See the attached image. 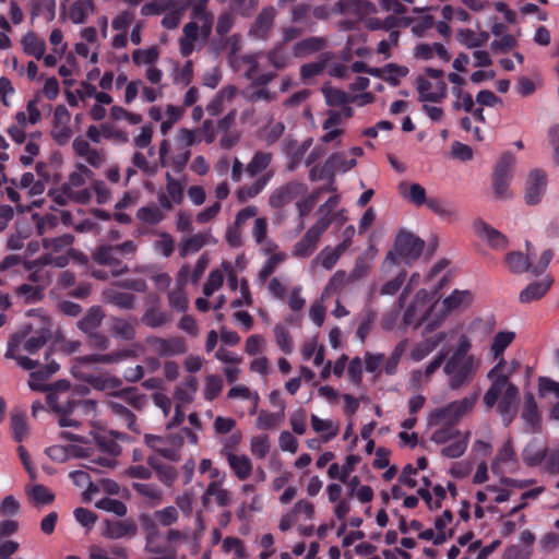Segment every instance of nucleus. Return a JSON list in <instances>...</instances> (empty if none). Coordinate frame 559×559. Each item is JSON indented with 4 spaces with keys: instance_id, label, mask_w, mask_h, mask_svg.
Returning a JSON list of instances; mask_svg holds the SVG:
<instances>
[{
    "instance_id": "6",
    "label": "nucleus",
    "mask_w": 559,
    "mask_h": 559,
    "mask_svg": "<svg viewBox=\"0 0 559 559\" xmlns=\"http://www.w3.org/2000/svg\"><path fill=\"white\" fill-rule=\"evenodd\" d=\"M338 204V197L332 195L320 206L319 213L321 217L310 227L304 238L294 246L293 254L298 258H307L314 251L321 235L330 226L332 218L330 217L333 210Z\"/></svg>"
},
{
    "instance_id": "54",
    "label": "nucleus",
    "mask_w": 559,
    "mask_h": 559,
    "mask_svg": "<svg viewBox=\"0 0 559 559\" xmlns=\"http://www.w3.org/2000/svg\"><path fill=\"white\" fill-rule=\"evenodd\" d=\"M40 134L32 133L27 141L25 142V146L23 153L20 155V163L23 166H29L34 163L35 157L39 154L40 144H39Z\"/></svg>"
},
{
    "instance_id": "47",
    "label": "nucleus",
    "mask_w": 559,
    "mask_h": 559,
    "mask_svg": "<svg viewBox=\"0 0 559 559\" xmlns=\"http://www.w3.org/2000/svg\"><path fill=\"white\" fill-rule=\"evenodd\" d=\"M145 441L147 445L160 453L163 456L173 461L178 459L179 442L171 441V444L168 445L165 439L157 436H146Z\"/></svg>"
},
{
    "instance_id": "45",
    "label": "nucleus",
    "mask_w": 559,
    "mask_h": 559,
    "mask_svg": "<svg viewBox=\"0 0 559 559\" xmlns=\"http://www.w3.org/2000/svg\"><path fill=\"white\" fill-rule=\"evenodd\" d=\"M41 119V114L38 108V104L36 99H32L27 102L26 108L24 110H20L15 114V123L27 128L28 126H34L38 123Z\"/></svg>"
},
{
    "instance_id": "40",
    "label": "nucleus",
    "mask_w": 559,
    "mask_h": 559,
    "mask_svg": "<svg viewBox=\"0 0 559 559\" xmlns=\"http://www.w3.org/2000/svg\"><path fill=\"white\" fill-rule=\"evenodd\" d=\"M453 514L449 510H444L435 519L433 527L438 534L437 543H444L453 536Z\"/></svg>"
},
{
    "instance_id": "63",
    "label": "nucleus",
    "mask_w": 559,
    "mask_h": 559,
    "mask_svg": "<svg viewBox=\"0 0 559 559\" xmlns=\"http://www.w3.org/2000/svg\"><path fill=\"white\" fill-rule=\"evenodd\" d=\"M451 93L454 97L452 107L455 110H464L469 112L474 108V100L469 92L464 88H451Z\"/></svg>"
},
{
    "instance_id": "23",
    "label": "nucleus",
    "mask_w": 559,
    "mask_h": 559,
    "mask_svg": "<svg viewBox=\"0 0 559 559\" xmlns=\"http://www.w3.org/2000/svg\"><path fill=\"white\" fill-rule=\"evenodd\" d=\"M547 185L548 176L545 170H531L525 181V202L530 205L538 204L546 192Z\"/></svg>"
},
{
    "instance_id": "36",
    "label": "nucleus",
    "mask_w": 559,
    "mask_h": 559,
    "mask_svg": "<svg viewBox=\"0 0 559 559\" xmlns=\"http://www.w3.org/2000/svg\"><path fill=\"white\" fill-rule=\"evenodd\" d=\"M300 355L305 361L312 360L316 367L322 366L325 360V348L319 344L316 336L310 337L304 342L300 347Z\"/></svg>"
},
{
    "instance_id": "1",
    "label": "nucleus",
    "mask_w": 559,
    "mask_h": 559,
    "mask_svg": "<svg viewBox=\"0 0 559 559\" xmlns=\"http://www.w3.org/2000/svg\"><path fill=\"white\" fill-rule=\"evenodd\" d=\"M50 334L49 318L37 311L32 312L29 321L9 340L5 357L16 360L23 369L35 368L36 361L28 356L36 354L46 344Z\"/></svg>"
},
{
    "instance_id": "56",
    "label": "nucleus",
    "mask_w": 559,
    "mask_h": 559,
    "mask_svg": "<svg viewBox=\"0 0 559 559\" xmlns=\"http://www.w3.org/2000/svg\"><path fill=\"white\" fill-rule=\"evenodd\" d=\"M192 22L199 27L200 36L205 39L211 34L213 19L204 8L194 7L192 13Z\"/></svg>"
},
{
    "instance_id": "5",
    "label": "nucleus",
    "mask_w": 559,
    "mask_h": 559,
    "mask_svg": "<svg viewBox=\"0 0 559 559\" xmlns=\"http://www.w3.org/2000/svg\"><path fill=\"white\" fill-rule=\"evenodd\" d=\"M93 177V171L83 164H78L74 170L69 175L68 181L62 186L61 191H55L51 194L55 200L63 205L69 201L78 203H88L92 200L91 190L82 188Z\"/></svg>"
},
{
    "instance_id": "11",
    "label": "nucleus",
    "mask_w": 559,
    "mask_h": 559,
    "mask_svg": "<svg viewBox=\"0 0 559 559\" xmlns=\"http://www.w3.org/2000/svg\"><path fill=\"white\" fill-rule=\"evenodd\" d=\"M425 248V242L414 234L401 231L396 236L394 251L388 253L383 267L388 270L399 262L405 260L407 263L417 260Z\"/></svg>"
},
{
    "instance_id": "4",
    "label": "nucleus",
    "mask_w": 559,
    "mask_h": 559,
    "mask_svg": "<svg viewBox=\"0 0 559 559\" xmlns=\"http://www.w3.org/2000/svg\"><path fill=\"white\" fill-rule=\"evenodd\" d=\"M71 393L67 381H59L50 388L47 400L52 409L60 414L59 425L61 427H73L78 425L73 414L85 415L87 417L94 415L96 403L92 400H85L80 403H73L70 400Z\"/></svg>"
},
{
    "instance_id": "15",
    "label": "nucleus",
    "mask_w": 559,
    "mask_h": 559,
    "mask_svg": "<svg viewBox=\"0 0 559 559\" xmlns=\"http://www.w3.org/2000/svg\"><path fill=\"white\" fill-rule=\"evenodd\" d=\"M261 58L262 55L260 53L246 55L242 57L233 55L230 58V63L237 72L252 81V83L258 85H265L273 79L274 75L272 73L262 72L260 70Z\"/></svg>"
},
{
    "instance_id": "25",
    "label": "nucleus",
    "mask_w": 559,
    "mask_h": 559,
    "mask_svg": "<svg viewBox=\"0 0 559 559\" xmlns=\"http://www.w3.org/2000/svg\"><path fill=\"white\" fill-rule=\"evenodd\" d=\"M474 233L478 238L485 241L495 250H503L508 246V239L499 230L487 224L486 222L478 219L473 224Z\"/></svg>"
},
{
    "instance_id": "42",
    "label": "nucleus",
    "mask_w": 559,
    "mask_h": 559,
    "mask_svg": "<svg viewBox=\"0 0 559 559\" xmlns=\"http://www.w3.org/2000/svg\"><path fill=\"white\" fill-rule=\"evenodd\" d=\"M22 50L36 59H41L46 51L45 41L35 33L28 32L21 38Z\"/></svg>"
},
{
    "instance_id": "48",
    "label": "nucleus",
    "mask_w": 559,
    "mask_h": 559,
    "mask_svg": "<svg viewBox=\"0 0 559 559\" xmlns=\"http://www.w3.org/2000/svg\"><path fill=\"white\" fill-rule=\"evenodd\" d=\"M262 253L267 255V259L259 272V278L265 281L286 260L287 255L285 252L278 251L277 245L272 251Z\"/></svg>"
},
{
    "instance_id": "22",
    "label": "nucleus",
    "mask_w": 559,
    "mask_h": 559,
    "mask_svg": "<svg viewBox=\"0 0 559 559\" xmlns=\"http://www.w3.org/2000/svg\"><path fill=\"white\" fill-rule=\"evenodd\" d=\"M411 23L408 17L389 16L383 21L381 27L391 31L386 39H382L377 47V52L384 59L392 56V49L397 46L400 33L395 28L406 27Z\"/></svg>"
},
{
    "instance_id": "51",
    "label": "nucleus",
    "mask_w": 559,
    "mask_h": 559,
    "mask_svg": "<svg viewBox=\"0 0 559 559\" xmlns=\"http://www.w3.org/2000/svg\"><path fill=\"white\" fill-rule=\"evenodd\" d=\"M312 144L311 139H307L302 142L297 141H286L285 143V152L287 156L292 159L290 167L294 168L307 153Z\"/></svg>"
},
{
    "instance_id": "33",
    "label": "nucleus",
    "mask_w": 559,
    "mask_h": 559,
    "mask_svg": "<svg viewBox=\"0 0 559 559\" xmlns=\"http://www.w3.org/2000/svg\"><path fill=\"white\" fill-rule=\"evenodd\" d=\"M189 277V269L183 266L177 274L176 287L169 293V304L177 311H185L188 300L182 288L187 284Z\"/></svg>"
},
{
    "instance_id": "39",
    "label": "nucleus",
    "mask_w": 559,
    "mask_h": 559,
    "mask_svg": "<svg viewBox=\"0 0 559 559\" xmlns=\"http://www.w3.org/2000/svg\"><path fill=\"white\" fill-rule=\"evenodd\" d=\"M47 455L55 462L63 463L72 457H84L87 453L76 445H52L46 450Z\"/></svg>"
},
{
    "instance_id": "8",
    "label": "nucleus",
    "mask_w": 559,
    "mask_h": 559,
    "mask_svg": "<svg viewBox=\"0 0 559 559\" xmlns=\"http://www.w3.org/2000/svg\"><path fill=\"white\" fill-rule=\"evenodd\" d=\"M477 397V394H473L435 408L428 416L429 426L454 427L456 423L472 412Z\"/></svg>"
},
{
    "instance_id": "29",
    "label": "nucleus",
    "mask_w": 559,
    "mask_h": 559,
    "mask_svg": "<svg viewBox=\"0 0 559 559\" xmlns=\"http://www.w3.org/2000/svg\"><path fill=\"white\" fill-rule=\"evenodd\" d=\"M312 430L320 437V441L328 443L340 432V425L330 418H321L316 414L310 416Z\"/></svg>"
},
{
    "instance_id": "30",
    "label": "nucleus",
    "mask_w": 559,
    "mask_h": 559,
    "mask_svg": "<svg viewBox=\"0 0 559 559\" xmlns=\"http://www.w3.org/2000/svg\"><path fill=\"white\" fill-rule=\"evenodd\" d=\"M368 74L381 79L393 86H396L401 79L408 74V68L396 63H389L383 68L368 69Z\"/></svg>"
},
{
    "instance_id": "12",
    "label": "nucleus",
    "mask_w": 559,
    "mask_h": 559,
    "mask_svg": "<svg viewBox=\"0 0 559 559\" xmlns=\"http://www.w3.org/2000/svg\"><path fill=\"white\" fill-rule=\"evenodd\" d=\"M533 484V480H520L501 476L498 485H488L476 493L480 503H503L510 499L514 489H523Z\"/></svg>"
},
{
    "instance_id": "16",
    "label": "nucleus",
    "mask_w": 559,
    "mask_h": 559,
    "mask_svg": "<svg viewBox=\"0 0 559 559\" xmlns=\"http://www.w3.org/2000/svg\"><path fill=\"white\" fill-rule=\"evenodd\" d=\"M314 519V506L307 499H299L294 507L282 515L278 528L282 532H287L293 527H298L302 533H306L304 523L310 522Z\"/></svg>"
},
{
    "instance_id": "31",
    "label": "nucleus",
    "mask_w": 559,
    "mask_h": 559,
    "mask_svg": "<svg viewBox=\"0 0 559 559\" xmlns=\"http://www.w3.org/2000/svg\"><path fill=\"white\" fill-rule=\"evenodd\" d=\"M552 278L546 276L539 281L530 283L519 295V300L522 304H531L543 298L552 285Z\"/></svg>"
},
{
    "instance_id": "17",
    "label": "nucleus",
    "mask_w": 559,
    "mask_h": 559,
    "mask_svg": "<svg viewBox=\"0 0 559 559\" xmlns=\"http://www.w3.org/2000/svg\"><path fill=\"white\" fill-rule=\"evenodd\" d=\"M127 404L132 405L135 408H142L146 401L144 396L138 394L133 390L122 391L121 393L114 395L108 402V406L114 414L124 419L127 425L131 428L133 425V418Z\"/></svg>"
},
{
    "instance_id": "41",
    "label": "nucleus",
    "mask_w": 559,
    "mask_h": 559,
    "mask_svg": "<svg viewBox=\"0 0 559 559\" xmlns=\"http://www.w3.org/2000/svg\"><path fill=\"white\" fill-rule=\"evenodd\" d=\"M252 236L255 242L260 246L261 252H270L276 245L267 238V221L264 217L255 218L252 228Z\"/></svg>"
},
{
    "instance_id": "46",
    "label": "nucleus",
    "mask_w": 559,
    "mask_h": 559,
    "mask_svg": "<svg viewBox=\"0 0 559 559\" xmlns=\"http://www.w3.org/2000/svg\"><path fill=\"white\" fill-rule=\"evenodd\" d=\"M93 10L94 5L92 0H76L68 7L67 13L74 24H82Z\"/></svg>"
},
{
    "instance_id": "58",
    "label": "nucleus",
    "mask_w": 559,
    "mask_h": 559,
    "mask_svg": "<svg viewBox=\"0 0 559 559\" xmlns=\"http://www.w3.org/2000/svg\"><path fill=\"white\" fill-rule=\"evenodd\" d=\"M522 418L532 429H536L539 425L540 417L532 394L525 395Z\"/></svg>"
},
{
    "instance_id": "55",
    "label": "nucleus",
    "mask_w": 559,
    "mask_h": 559,
    "mask_svg": "<svg viewBox=\"0 0 559 559\" xmlns=\"http://www.w3.org/2000/svg\"><path fill=\"white\" fill-rule=\"evenodd\" d=\"M523 461L530 465L535 466L539 464L546 456V449L537 440L531 441L523 450Z\"/></svg>"
},
{
    "instance_id": "9",
    "label": "nucleus",
    "mask_w": 559,
    "mask_h": 559,
    "mask_svg": "<svg viewBox=\"0 0 559 559\" xmlns=\"http://www.w3.org/2000/svg\"><path fill=\"white\" fill-rule=\"evenodd\" d=\"M478 367L479 361L474 356L452 354L444 360L443 365V372L449 379V386L455 390L465 385L473 379Z\"/></svg>"
},
{
    "instance_id": "7",
    "label": "nucleus",
    "mask_w": 559,
    "mask_h": 559,
    "mask_svg": "<svg viewBox=\"0 0 559 559\" xmlns=\"http://www.w3.org/2000/svg\"><path fill=\"white\" fill-rule=\"evenodd\" d=\"M199 142H201L199 130L179 129L176 135V143L180 152L176 156H171L169 141L163 140L158 150L160 165L173 166L177 171L181 170L189 160V147Z\"/></svg>"
},
{
    "instance_id": "53",
    "label": "nucleus",
    "mask_w": 559,
    "mask_h": 559,
    "mask_svg": "<svg viewBox=\"0 0 559 559\" xmlns=\"http://www.w3.org/2000/svg\"><path fill=\"white\" fill-rule=\"evenodd\" d=\"M104 313L99 307H92L82 320L78 322V326L84 333L93 334L100 325Z\"/></svg>"
},
{
    "instance_id": "21",
    "label": "nucleus",
    "mask_w": 559,
    "mask_h": 559,
    "mask_svg": "<svg viewBox=\"0 0 559 559\" xmlns=\"http://www.w3.org/2000/svg\"><path fill=\"white\" fill-rule=\"evenodd\" d=\"M198 390V381L195 378L190 377L185 382L179 384L175 390V401H176V408H175V415L167 425L168 428L171 426L179 425L185 419V413L182 411V407L187 404H189Z\"/></svg>"
},
{
    "instance_id": "26",
    "label": "nucleus",
    "mask_w": 559,
    "mask_h": 559,
    "mask_svg": "<svg viewBox=\"0 0 559 559\" xmlns=\"http://www.w3.org/2000/svg\"><path fill=\"white\" fill-rule=\"evenodd\" d=\"M452 333H454V331H451V334ZM449 334L450 332L441 331L417 343L409 353L411 358L415 361L424 359L442 344L448 338Z\"/></svg>"
},
{
    "instance_id": "44",
    "label": "nucleus",
    "mask_w": 559,
    "mask_h": 559,
    "mask_svg": "<svg viewBox=\"0 0 559 559\" xmlns=\"http://www.w3.org/2000/svg\"><path fill=\"white\" fill-rule=\"evenodd\" d=\"M236 95V88L227 86L219 91V93L207 104L206 111L209 115L215 117L219 115L227 104L231 103Z\"/></svg>"
},
{
    "instance_id": "60",
    "label": "nucleus",
    "mask_w": 559,
    "mask_h": 559,
    "mask_svg": "<svg viewBox=\"0 0 559 559\" xmlns=\"http://www.w3.org/2000/svg\"><path fill=\"white\" fill-rule=\"evenodd\" d=\"M228 396L231 399H241L249 402V413L251 415L257 413L259 404V395L255 392L250 391L243 385H237L229 390Z\"/></svg>"
},
{
    "instance_id": "19",
    "label": "nucleus",
    "mask_w": 559,
    "mask_h": 559,
    "mask_svg": "<svg viewBox=\"0 0 559 559\" xmlns=\"http://www.w3.org/2000/svg\"><path fill=\"white\" fill-rule=\"evenodd\" d=\"M491 471L496 475L503 476L507 472L514 473L519 468V461L511 438H508L497 450L491 461Z\"/></svg>"
},
{
    "instance_id": "28",
    "label": "nucleus",
    "mask_w": 559,
    "mask_h": 559,
    "mask_svg": "<svg viewBox=\"0 0 559 559\" xmlns=\"http://www.w3.org/2000/svg\"><path fill=\"white\" fill-rule=\"evenodd\" d=\"M225 457L229 468L239 480H246L251 476L253 465L249 456L237 454L234 451H225Z\"/></svg>"
},
{
    "instance_id": "32",
    "label": "nucleus",
    "mask_w": 559,
    "mask_h": 559,
    "mask_svg": "<svg viewBox=\"0 0 559 559\" xmlns=\"http://www.w3.org/2000/svg\"><path fill=\"white\" fill-rule=\"evenodd\" d=\"M166 192L158 195L159 204L165 210H171L174 204H179L183 198V187L180 181L174 179L169 174L166 175Z\"/></svg>"
},
{
    "instance_id": "43",
    "label": "nucleus",
    "mask_w": 559,
    "mask_h": 559,
    "mask_svg": "<svg viewBox=\"0 0 559 559\" xmlns=\"http://www.w3.org/2000/svg\"><path fill=\"white\" fill-rule=\"evenodd\" d=\"M399 190L401 195L415 204L416 206H421L426 203V190L419 183H411V182H401L399 186Z\"/></svg>"
},
{
    "instance_id": "10",
    "label": "nucleus",
    "mask_w": 559,
    "mask_h": 559,
    "mask_svg": "<svg viewBox=\"0 0 559 559\" xmlns=\"http://www.w3.org/2000/svg\"><path fill=\"white\" fill-rule=\"evenodd\" d=\"M469 431H461L455 427H440L431 435V441L443 445L441 455L448 459H457L462 456L469 442Z\"/></svg>"
},
{
    "instance_id": "34",
    "label": "nucleus",
    "mask_w": 559,
    "mask_h": 559,
    "mask_svg": "<svg viewBox=\"0 0 559 559\" xmlns=\"http://www.w3.org/2000/svg\"><path fill=\"white\" fill-rule=\"evenodd\" d=\"M305 192L301 183H290L275 190L270 197V204L273 207H282Z\"/></svg>"
},
{
    "instance_id": "2",
    "label": "nucleus",
    "mask_w": 559,
    "mask_h": 559,
    "mask_svg": "<svg viewBox=\"0 0 559 559\" xmlns=\"http://www.w3.org/2000/svg\"><path fill=\"white\" fill-rule=\"evenodd\" d=\"M507 362L501 359L489 371L488 378L491 385L484 396V403L488 408L497 404V412L502 417L504 425H509L516 415L519 404V390L507 380Z\"/></svg>"
},
{
    "instance_id": "20",
    "label": "nucleus",
    "mask_w": 559,
    "mask_h": 559,
    "mask_svg": "<svg viewBox=\"0 0 559 559\" xmlns=\"http://www.w3.org/2000/svg\"><path fill=\"white\" fill-rule=\"evenodd\" d=\"M321 142L334 147L341 146L345 134V118L338 111H329L322 123Z\"/></svg>"
},
{
    "instance_id": "52",
    "label": "nucleus",
    "mask_w": 559,
    "mask_h": 559,
    "mask_svg": "<svg viewBox=\"0 0 559 559\" xmlns=\"http://www.w3.org/2000/svg\"><path fill=\"white\" fill-rule=\"evenodd\" d=\"M504 262L512 273L522 274L531 270L528 258L520 251H511L506 258Z\"/></svg>"
},
{
    "instance_id": "61",
    "label": "nucleus",
    "mask_w": 559,
    "mask_h": 559,
    "mask_svg": "<svg viewBox=\"0 0 559 559\" xmlns=\"http://www.w3.org/2000/svg\"><path fill=\"white\" fill-rule=\"evenodd\" d=\"M58 370L57 364H49L45 370H37L31 373L28 385L34 391L46 390L45 382L48 377Z\"/></svg>"
},
{
    "instance_id": "14",
    "label": "nucleus",
    "mask_w": 559,
    "mask_h": 559,
    "mask_svg": "<svg viewBox=\"0 0 559 559\" xmlns=\"http://www.w3.org/2000/svg\"><path fill=\"white\" fill-rule=\"evenodd\" d=\"M73 237L69 234L44 240L46 253L40 258V262L45 265H55L63 267L69 260V253Z\"/></svg>"
},
{
    "instance_id": "49",
    "label": "nucleus",
    "mask_w": 559,
    "mask_h": 559,
    "mask_svg": "<svg viewBox=\"0 0 559 559\" xmlns=\"http://www.w3.org/2000/svg\"><path fill=\"white\" fill-rule=\"evenodd\" d=\"M214 242L211 234H197L182 241L180 247V254L186 257L191 253L198 252L204 246Z\"/></svg>"
},
{
    "instance_id": "35",
    "label": "nucleus",
    "mask_w": 559,
    "mask_h": 559,
    "mask_svg": "<svg viewBox=\"0 0 559 559\" xmlns=\"http://www.w3.org/2000/svg\"><path fill=\"white\" fill-rule=\"evenodd\" d=\"M152 346L160 356H175L187 352V345L182 337L155 338Z\"/></svg>"
},
{
    "instance_id": "50",
    "label": "nucleus",
    "mask_w": 559,
    "mask_h": 559,
    "mask_svg": "<svg viewBox=\"0 0 559 559\" xmlns=\"http://www.w3.org/2000/svg\"><path fill=\"white\" fill-rule=\"evenodd\" d=\"M481 324L480 319H475L471 322L468 326V331L462 333L455 344V348L452 354L454 355H462V356H471L468 354L469 349L472 348V336L475 335L477 331V328H479Z\"/></svg>"
},
{
    "instance_id": "37",
    "label": "nucleus",
    "mask_w": 559,
    "mask_h": 559,
    "mask_svg": "<svg viewBox=\"0 0 559 559\" xmlns=\"http://www.w3.org/2000/svg\"><path fill=\"white\" fill-rule=\"evenodd\" d=\"M347 248V241L338 243L335 248H324L311 262V265L321 264L325 270H331Z\"/></svg>"
},
{
    "instance_id": "13",
    "label": "nucleus",
    "mask_w": 559,
    "mask_h": 559,
    "mask_svg": "<svg viewBox=\"0 0 559 559\" xmlns=\"http://www.w3.org/2000/svg\"><path fill=\"white\" fill-rule=\"evenodd\" d=\"M417 91L421 102H440L447 95V84L443 80V71L426 69L417 79Z\"/></svg>"
},
{
    "instance_id": "59",
    "label": "nucleus",
    "mask_w": 559,
    "mask_h": 559,
    "mask_svg": "<svg viewBox=\"0 0 559 559\" xmlns=\"http://www.w3.org/2000/svg\"><path fill=\"white\" fill-rule=\"evenodd\" d=\"M159 58V50L156 46H152L144 49H135L132 52V61L134 64L141 66H153L157 62Z\"/></svg>"
},
{
    "instance_id": "57",
    "label": "nucleus",
    "mask_w": 559,
    "mask_h": 559,
    "mask_svg": "<svg viewBox=\"0 0 559 559\" xmlns=\"http://www.w3.org/2000/svg\"><path fill=\"white\" fill-rule=\"evenodd\" d=\"M272 155L266 152H257L246 167V171L250 177L262 174L270 165Z\"/></svg>"
},
{
    "instance_id": "64",
    "label": "nucleus",
    "mask_w": 559,
    "mask_h": 559,
    "mask_svg": "<svg viewBox=\"0 0 559 559\" xmlns=\"http://www.w3.org/2000/svg\"><path fill=\"white\" fill-rule=\"evenodd\" d=\"M90 559H128V556L126 550L121 547H92L90 550Z\"/></svg>"
},
{
    "instance_id": "27",
    "label": "nucleus",
    "mask_w": 559,
    "mask_h": 559,
    "mask_svg": "<svg viewBox=\"0 0 559 559\" xmlns=\"http://www.w3.org/2000/svg\"><path fill=\"white\" fill-rule=\"evenodd\" d=\"M70 120L71 115L69 110L63 105L57 106L53 112L55 124L51 134L56 140H58L61 143L68 141L72 134L70 128Z\"/></svg>"
},
{
    "instance_id": "3",
    "label": "nucleus",
    "mask_w": 559,
    "mask_h": 559,
    "mask_svg": "<svg viewBox=\"0 0 559 559\" xmlns=\"http://www.w3.org/2000/svg\"><path fill=\"white\" fill-rule=\"evenodd\" d=\"M403 321L406 325L424 326L426 333L442 325V316L438 307V290L419 289L407 305Z\"/></svg>"
},
{
    "instance_id": "38",
    "label": "nucleus",
    "mask_w": 559,
    "mask_h": 559,
    "mask_svg": "<svg viewBox=\"0 0 559 559\" xmlns=\"http://www.w3.org/2000/svg\"><path fill=\"white\" fill-rule=\"evenodd\" d=\"M515 340V332L513 331H499L495 334L491 341L489 354L498 362L503 359V353Z\"/></svg>"
},
{
    "instance_id": "24",
    "label": "nucleus",
    "mask_w": 559,
    "mask_h": 559,
    "mask_svg": "<svg viewBox=\"0 0 559 559\" xmlns=\"http://www.w3.org/2000/svg\"><path fill=\"white\" fill-rule=\"evenodd\" d=\"M364 151L359 146H353L348 151L333 153L325 163V166L333 173H347L357 164V157L361 156Z\"/></svg>"
},
{
    "instance_id": "62",
    "label": "nucleus",
    "mask_w": 559,
    "mask_h": 559,
    "mask_svg": "<svg viewBox=\"0 0 559 559\" xmlns=\"http://www.w3.org/2000/svg\"><path fill=\"white\" fill-rule=\"evenodd\" d=\"M213 497L217 504L225 507L228 506L231 502V493L229 490L221 487V485L217 481H212L205 491L204 495V502L210 498Z\"/></svg>"
},
{
    "instance_id": "18",
    "label": "nucleus",
    "mask_w": 559,
    "mask_h": 559,
    "mask_svg": "<svg viewBox=\"0 0 559 559\" xmlns=\"http://www.w3.org/2000/svg\"><path fill=\"white\" fill-rule=\"evenodd\" d=\"M474 301V293L469 289H454L443 299L438 294V307L442 316V324L454 312L464 311Z\"/></svg>"
}]
</instances>
